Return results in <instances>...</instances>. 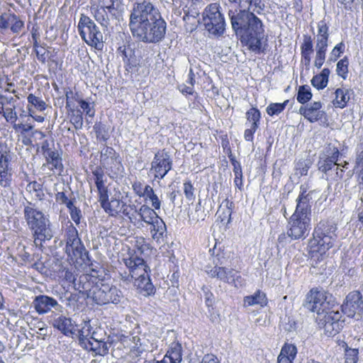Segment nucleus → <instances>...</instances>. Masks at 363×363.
Segmentation results:
<instances>
[{
    "label": "nucleus",
    "mask_w": 363,
    "mask_h": 363,
    "mask_svg": "<svg viewBox=\"0 0 363 363\" xmlns=\"http://www.w3.org/2000/svg\"><path fill=\"white\" fill-rule=\"evenodd\" d=\"M237 3L238 9L229 10L232 28L241 36V42L255 54L264 53L267 45L264 25L255 13L263 11L261 0H229Z\"/></svg>",
    "instance_id": "1"
},
{
    "label": "nucleus",
    "mask_w": 363,
    "mask_h": 363,
    "mask_svg": "<svg viewBox=\"0 0 363 363\" xmlns=\"http://www.w3.org/2000/svg\"><path fill=\"white\" fill-rule=\"evenodd\" d=\"M129 27L133 35L138 40L157 43L164 38L167 23L155 5L143 1L134 4Z\"/></svg>",
    "instance_id": "2"
},
{
    "label": "nucleus",
    "mask_w": 363,
    "mask_h": 363,
    "mask_svg": "<svg viewBox=\"0 0 363 363\" xmlns=\"http://www.w3.org/2000/svg\"><path fill=\"white\" fill-rule=\"evenodd\" d=\"M23 214L28 228L33 231L34 243L36 246L41 245L43 242L52 238L50 220L42 211L30 204L25 206Z\"/></svg>",
    "instance_id": "3"
},
{
    "label": "nucleus",
    "mask_w": 363,
    "mask_h": 363,
    "mask_svg": "<svg viewBox=\"0 0 363 363\" xmlns=\"http://www.w3.org/2000/svg\"><path fill=\"white\" fill-rule=\"evenodd\" d=\"M337 225L331 220H321L315 228L313 239L309 242L311 250L324 254L332 248L337 239Z\"/></svg>",
    "instance_id": "4"
},
{
    "label": "nucleus",
    "mask_w": 363,
    "mask_h": 363,
    "mask_svg": "<svg viewBox=\"0 0 363 363\" xmlns=\"http://www.w3.org/2000/svg\"><path fill=\"white\" fill-rule=\"evenodd\" d=\"M95 20L101 26L107 28L110 21L118 19L124 12V4L122 0H98L96 7L91 8Z\"/></svg>",
    "instance_id": "5"
},
{
    "label": "nucleus",
    "mask_w": 363,
    "mask_h": 363,
    "mask_svg": "<svg viewBox=\"0 0 363 363\" xmlns=\"http://www.w3.org/2000/svg\"><path fill=\"white\" fill-rule=\"evenodd\" d=\"M202 23L210 35L219 38L224 34L226 23L218 4H211L204 9L202 13Z\"/></svg>",
    "instance_id": "6"
},
{
    "label": "nucleus",
    "mask_w": 363,
    "mask_h": 363,
    "mask_svg": "<svg viewBox=\"0 0 363 363\" xmlns=\"http://www.w3.org/2000/svg\"><path fill=\"white\" fill-rule=\"evenodd\" d=\"M116 337L123 345H128L130 342L133 344L128 354L133 361H137L141 354L148 350V340L139 325H135L129 335L119 333Z\"/></svg>",
    "instance_id": "7"
},
{
    "label": "nucleus",
    "mask_w": 363,
    "mask_h": 363,
    "mask_svg": "<svg viewBox=\"0 0 363 363\" xmlns=\"http://www.w3.org/2000/svg\"><path fill=\"white\" fill-rule=\"evenodd\" d=\"M77 29L81 38L87 45L98 50L103 49V34L89 16L81 14Z\"/></svg>",
    "instance_id": "8"
},
{
    "label": "nucleus",
    "mask_w": 363,
    "mask_h": 363,
    "mask_svg": "<svg viewBox=\"0 0 363 363\" xmlns=\"http://www.w3.org/2000/svg\"><path fill=\"white\" fill-rule=\"evenodd\" d=\"M213 264H215L214 267H206V272L208 276L212 278H217L225 283L234 284L235 287H238V284L241 285L242 277L237 271L218 266L224 264L220 255H217L214 257Z\"/></svg>",
    "instance_id": "9"
},
{
    "label": "nucleus",
    "mask_w": 363,
    "mask_h": 363,
    "mask_svg": "<svg viewBox=\"0 0 363 363\" xmlns=\"http://www.w3.org/2000/svg\"><path fill=\"white\" fill-rule=\"evenodd\" d=\"M331 296L327 294L324 290L312 289L306 295L303 303L304 307L313 313H316L318 316L330 310V300Z\"/></svg>",
    "instance_id": "10"
},
{
    "label": "nucleus",
    "mask_w": 363,
    "mask_h": 363,
    "mask_svg": "<svg viewBox=\"0 0 363 363\" xmlns=\"http://www.w3.org/2000/svg\"><path fill=\"white\" fill-rule=\"evenodd\" d=\"M100 164L103 169L109 172L111 177L121 174L124 170L119 155L113 147L106 145L100 152Z\"/></svg>",
    "instance_id": "11"
},
{
    "label": "nucleus",
    "mask_w": 363,
    "mask_h": 363,
    "mask_svg": "<svg viewBox=\"0 0 363 363\" xmlns=\"http://www.w3.org/2000/svg\"><path fill=\"white\" fill-rule=\"evenodd\" d=\"M65 252L69 257L76 259L82 258L86 250L79 238L78 230L71 221H67L65 228Z\"/></svg>",
    "instance_id": "12"
},
{
    "label": "nucleus",
    "mask_w": 363,
    "mask_h": 363,
    "mask_svg": "<svg viewBox=\"0 0 363 363\" xmlns=\"http://www.w3.org/2000/svg\"><path fill=\"white\" fill-rule=\"evenodd\" d=\"M341 318L342 314L338 311H328L321 316H318L317 320L328 336H334L343 328L344 320Z\"/></svg>",
    "instance_id": "13"
},
{
    "label": "nucleus",
    "mask_w": 363,
    "mask_h": 363,
    "mask_svg": "<svg viewBox=\"0 0 363 363\" xmlns=\"http://www.w3.org/2000/svg\"><path fill=\"white\" fill-rule=\"evenodd\" d=\"M311 218L292 214L288 221L287 235L292 240L306 238L311 230Z\"/></svg>",
    "instance_id": "14"
},
{
    "label": "nucleus",
    "mask_w": 363,
    "mask_h": 363,
    "mask_svg": "<svg viewBox=\"0 0 363 363\" xmlns=\"http://www.w3.org/2000/svg\"><path fill=\"white\" fill-rule=\"evenodd\" d=\"M173 162L170 154L164 149L157 151L151 162L150 171L155 179H162L172 169Z\"/></svg>",
    "instance_id": "15"
},
{
    "label": "nucleus",
    "mask_w": 363,
    "mask_h": 363,
    "mask_svg": "<svg viewBox=\"0 0 363 363\" xmlns=\"http://www.w3.org/2000/svg\"><path fill=\"white\" fill-rule=\"evenodd\" d=\"M93 301L98 305H105L109 303H118L123 298V294L116 286H110L101 281L99 289H96Z\"/></svg>",
    "instance_id": "16"
},
{
    "label": "nucleus",
    "mask_w": 363,
    "mask_h": 363,
    "mask_svg": "<svg viewBox=\"0 0 363 363\" xmlns=\"http://www.w3.org/2000/svg\"><path fill=\"white\" fill-rule=\"evenodd\" d=\"M123 261L129 272H120V277L121 280L126 283L134 282L136 277H138V273L144 274L145 272L146 262L137 255H131L127 258H123Z\"/></svg>",
    "instance_id": "17"
},
{
    "label": "nucleus",
    "mask_w": 363,
    "mask_h": 363,
    "mask_svg": "<svg viewBox=\"0 0 363 363\" xmlns=\"http://www.w3.org/2000/svg\"><path fill=\"white\" fill-rule=\"evenodd\" d=\"M315 193V190L308 191L307 185L301 184L299 194L296 199V206L293 214L311 218V207L313 203V195Z\"/></svg>",
    "instance_id": "18"
},
{
    "label": "nucleus",
    "mask_w": 363,
    "mask_h": 363,
    "mask_svg": "<svg viewBox=\"0 0 363 363\" xmlns=\"http://www.w3.org/2000/svg\"><path fill=\"white\" fill-rule=\"evenodd\" d=\"M341 310L349 318H354L356 315L362 318L363 300L361 292L353 291L349 293L341 306Z\"/></svg>",
    "instance_id": "19"
},
{
    "label": "nucleus",
    "mask_w": 363,
    "mask_h": 363,
    "mask_svg": "<svg viewBox=\"0 0 363 363\" xmlns=\"http://www.w3.org/2000/svg\"><path fill=\"white\" fill-rule=\"evenodd\" d=\"M101 281L95 276L85 274L81 275L78 280L74 279L73 284L76 290L93 300L96 292V289H99Z\"/></svg>",
    "instance_id": "20"
},
{
    "label": "nucleus",
    "mask_w": 363,
    "mask_h": 363,
    "mask_svg": "<svg viewBox=\"0 0 363 363\" xmlns=\"http://www.w3.org/2000/svg\"><path fill=\"white\" fill-rule=\"evenodd\" d=\"M33 306L38 315L47 314L55 309L61 311L62 306L53 297L48 295H38L33 301Z\"/></svg>",
    "instance_id": "21"
},
{
    "label": "nucleus",
    "mask_w": 363,
    "mask_h": 363,
    "mask_svg": "<svg viewBox=\"0 0 363 363\" xmlns=\"http://www.w3.org/2000/svg\"><path fill=\"white\" fill-rule=\"evenodd\" d=\"M150 269L146 264V269L144 274L138 273L134 281V286L137 288L138 292L144 296H150L155 293V287L152 283L150 277Z\"/></svg>",
    "instance_id": "22"
},
{
    "label": "nucleus",
    "mask_w": 363,
    "mask_h": 363,
    "mask_svg": "<svg viewBox=\"0 0 363 363\" xmlns=\"http://www.w3.org/2000/svg\"><path fill=\"white\" fill-rule=\"evenodd\" d=\"M321 108L322 104L320 101H314L306 106H301L299 113L311 123H315L323 118L326 119V113Z\"/></svg>",
    "instance_id": "23"
},
{
    "label": "nucleus",
    "mask_w": 363,
    "mask_h": 363,
    "mask_svg": "<svg viewBox=\"0 0 363 363\" xmlns=\"http://www.w3.org/2000/svg\"><path fill=\"white\" fill-rule=\"evenodd\" d=\"M24 27V22L13 13H4L0 16V28L7 30L10 28L14 34L21 33Z\"/></svg>",
    "instance_id": "24"
},
{
    "label": "nucleus",
    "mask_w": 363,
    "mask_h": 363,
    "mask_svg": "<svg viewBox=\"0 0 363 363\" xmlns=\"http://www.w3.org/2000/svg\"><path fill=\"white\" fill-rule=\"evenodd\" d=\"M52 325L65 336L70 337L75 334L74 325L72 323V320L65 315H57V314L53 315Z\"/></svg>",
    "instance_id": "25"
},
{
    "label": "nucleus",
    "mask_w": 363,
    "mask_h": 363,
    "mask_svg": "<svg viewBox=\"0 0 363 363\" xmlns=\"http://www.w3.org/2000/svg\"><path fill=\"white\" fill-rule=\"evenodd\" d=\"M94 184L97 189L99 199L106 198L108 194V186H106L107 178L105 176L104 169L101 167H96L93 171Z\"/></svg>",
    "instance_id": "26"
},
{
    "label": "nucleus",
    "mask_w": 363,
    "mask_h": 363,
    "mask_svg": "<svg viewBox=\"0 0 363 363\" xmlns=\"http://www.w3.org/2000/svg\"><path fill=\"white\" fill-rule=\"evenodd\" d=\"M99 202L104 211L111 216L116 217L121 211L123 201L115 198H112L109 201L108 194L106 195V198L99 199Z\"/></svg>",
    "instance_id": "27"
},
{
    "label": "nucleus",
    "mask_w": 363,
    "mask_h": 363,
    "mask_svg": "<svg viewBox=\"0 0 363 363\" xmlns=\"http://www.w3.org/2000/svg\"><path fill=\"white\" fill-rule=\"evenodd\" d=\"M182 347L179 342H172L163 359L155 363H181Z\"/></svg>",
    "instance_id": "28"
},
{
    "label": "nucleus",
    "mask_w": 363,
    "mask_h": 363,
    "mask_svg": "<svg viewBox=\"0 0 363 363\" xmlns=\"http://www.w3.org/2000/svg\"><path fill=\"white\" fill-rule=\"evenodd\" d=\"M46 160V164L49 169L53 172L54 174L60 175L63 172V164L62 157L58 151L48 152L44 155Z\"/></svg>",
    "instance_id": "29"
},
{
    "label": "nucleus",
    "mask_w": 363,
    "mask_h": 363,
    "mask_svg": "<svg viewBox=\"0 0 363 363\" xmlns=\"http://www.w3.org/2000/svg\"><path fill=\"white\" fill-rule=\"evenodd\" d=\"M318 32L315 36V48L328 49L329 40V26L325 21L318 23Z\"/></svg>",
    "instance_id": "30"
},
{
    "label": "nucleus",
    "mask_w": 363,
    "mask_h": 363,
    "mask_svg": "<svg viewBox=\"0 0 363 363\" xmlns=\"http://www.w3.org/2000/svg\"><path fill=\"white\" fill-rule=\"evenodd\" d=\"M149 225L152 239L158 243L163 242L167 231V227L163 220L159 217Z\"/></svg>",
    "instance_id": "31"
},
{
    "label": "nucleus",
    "mask_w": 363,
    "mask_h": 363,
    "mask_svg": "<svg viewBox=\"0 0 363 363\" xmlns=\"http://www.w3.org/2000/svg\"><path fill=\"white\" fill-rule=\"evenodd\" d=\"M110 346V342L99 340L92 335L91 340L89 342H86V345H84V348L87 350H92L95 352L96 354L104 356L108 352Z\"/></svg>",
    "instance_id": "32"
},
{
    "label": "nucleus",
    "mask_w": 363,
    "mask_h": 363,
    "mask_svg": "<svg viewBox=\"0 0 363 363\" xmlns=\"http://www.w3.org/2000/svg\"><path fill=\"white\" fill-rule=\"evenodd\" d=\"M153 208H150L146 204H143L137 211V216L140 217L139 221H143L149 225L160 216Z\"/></svg>",
    "instance_id": "33"
},
{
    "label": "nucleus",
    "mask_w": 363,
    "mask_h": 363,
    "mask_svg": "<svg viewBox=\"0 0 363 363\" xmlns=\"http://www.w3.org/2000/svg\"><path fill=\"white\" fill-rule=\"evenodd\" d=\"M267 303V298L266 294L260 291H257L253 295L247 296L244 298V306H252L255 305H259L263 307Z\"/></svg>",
    "instance_id": "34"
},
{
    "label": "nucleus",
    "mask_w": 363,
    "mask_h": 363,
    "mask_svg": "<svg viewBox=\"0 0 363 363\" xmlns=\"http://www.w3.org/2000/svg\"><path fill=\"white\" fill-rule=\"evenodd\" d=\"M330 71L328 68H324L321 72L315 75L311 79V84L318 90L327 86Z\"/></svg>",
    "instance_id": "35"
},
{
    "label": "nucleus",
    "mask_w": 363,
    "mask_h": 363,
    "mask_svg": "<svg viewBox=\"0 0 363 363\" xmlns=\"http://www.w3.org/2000/svg\"><path fill=\"white\" fill-rule=\"evenodd\" d=\"M335 97L333 104L335 108H343L350 100L349 91L347 89L338 88L335 91Z\"/></svg>",
    "instance_id": "36"
},
{
    "label": "nucleus",
    "mask_w": 363,
    "mask_h": 363,
    "mask_svg": "<svg viewBox=\"0 0 363 363\" xmlns=\"http://www.w3.org/2000/svg\"><path fill=\"white\" fill-rule=\"evenodd\" d=\"M28 106L33 109L35 108L38 111H44L47 108L45 101L40 96H35L33 94H29L27 96Z\"/></svg>",
    "instance_id": "37"
},
{
    "label": "nucleus",
    "mask_w": 363,
    "mask_h": 363,
    "mask_svg": "<svg viewBox=\"0 0 363 363\" xmlns=\"http://www.w3.org/2000/svg\"><path fill=\"white\" fill-rule=\"evenodd\" d=\"M12 182V168L11 166H0V185L4 187L11 186Z\"/></svg>",
    "instance_id": "38"
},
{
    "label": "nucleus",
    "mask_w": 363,
    "mask_h": 363,
    "mask_svg": "<svg viewBox=\"0 0 363 363\" xmlns=\"http://www.w3.org/2000/svg\"><path fill=\"white\" fill-rule=\"evenodd\" d=\"M143 198H144L145 201H150L151 202L152 207L155 210L160 209L161 201L155 193L152 187L148 184L146 185V192Z\"/></svg>",
    "instance_id": "39"
},
{
    "label": "nucleus",
    "mask_w": 363,
    "mask_h": 363,
    "mask_svg": "<svg viewBox=\"0 0 363 363\" xmlns=\"http://www.w3.org/2000/svg\"><path fill=\"white\" fill-rule=\"evenodd\" d=\"M91 333V325L89 321L84 322V326L82 329L79 330L78 337L79 344L84 348V345H86V342H89L91 340V336L89 337Z\"/></svg>",
    "instance_id": "40"
},
{
    "label": "nucleus",
    "mask_w": 363,
    "mask_h": 363,
    "mask_svg": "<svg viewBox=\"0 0 363 363\" xmlns=\"http://www.w3.org/2000/svg\"><path fill=\"white\" fill-rule=\"evenodd\" d=\"M246 118L247 123V125H252L254 127H259V123L261 118L260 111L256 108H252L246 113Z\"/></svg>",
    "instance_id": "41"
},
{
    "label": "nucleus",
    "mask_w": 363,
    "mask_h": 363,
    "mask_svg": "<svg viewBox=\"0 0 363 363\" xmlns=\"http://www.w3.org/2000/svg\"><path fill=\"white\" fill-rule=\"evenodd\" d=\"M311 88L308 85H303L298 87L296 99L302 104H306L312 98Z\"/></svg>",
    "instance_id": "42"
},
{
    "label": "nucleus",
    "mask_w": 363,
    "mask_h": 363,
    "mask_svg": "<svg viewBox=\"0 0 363 363\" xmlns=\"http://www.w3.org/2000/svg\"><path fill=\"white\" fill-rule=\"evenodd\" d=\"M319 169L324 172L327 177V179H329V174H331L333 168L339 166L337 163L334 162L329 157L321 159L319 162Z\"/></svg>",
    "instance_id": "43"
},
{
    "label": "nucleus",
    "mask_w": 363,
    "mask_h": 363,
    "mask_svg": "<svg viewBox=\"0 0 363 363\" xmlns=\"http://www.w3.org/2000/svg\"><path fill=\"white\" fill-rule=\"evenodd\" d=\"M26 190L38 200H42L45 196L42 184L35 181L30 182L26 186Z\"/></svg>",
    "instance_id": "44"
},
{
    "label": "nucleus",
    "mask_w": 363,
    "mask_h": 363,
    "mask_svg": "<svg viewBox=\"0 0 363 363\" xmlns=\"http://www.w3.org/2000/svg\"><path fill=\"white\" fill-rule=\"evenodd\" d=\"M11 154L9 147L0 143V166H11Z\"/></svg>",
    "instance_id": "45"
},
{
    "label": "nucleus",
    "mask_w": 363,
    "mask_h": 363,
    "mask_svg": "<svg viewBox=\"0 0 363 363\" xmlns=\"http://www.w3.org/2000/svg\"><path fill=\"white\" fill-rule=\"evenodd\" d=\"M121 213L123 215L130 219L131 222H134V220H136V216H137V211L138 209H137V207L135 205H127L123 201L122 206H121Z\"/></svg>",
    "instance_id": "46"
},
{
    "label": "nucleus",
    "mask_w": 363,
    "mask_h": 363,
    "mask_svg": "<svg viewBox=\"0 0 363 363\" xmlns=\"http://www.w3.org/2000/svg\"><path fill=\"white\" fill-rule=\"evenodd\" d=\"M289 100L284 101L283 103H272L267 107V113L268 115L273 116L281 113L286 108Z\"/></svg>",
    "instance_id": "47"
},
{
    "label": "nucleus",
    "mask_w": 363,
    "mask_h": 363,
    "mask_svg": "<svg viewBox=\"0 0 363 363\" xmlns=\"http://www.w3.org/2000/svg\"><path fill=\"white\" fill-rule=\"evenodd\" d=\"M348 65L349 60L347 57H345L337 62L336 66V72L337 74L341 77L342 79H345L347 77L348 74Z\"/></svg>",
    "instance_id": "48"
},
{
    "label": "nucleus",
    "mask_w": 363,
    "mask_h": 363,
    "mask_svg": "<svg viewBox=\"0 0 363 363\" xmlns=\"http://www.w3.org/2000/svg\"><path fill=\"white\" fill-rule=\"evenodd\" d=\"M345 345V363H357L359 359V350L349 347L346 343Z\"/></svg>",
    "instance_id": "49"
},
{
    "label": "nucleus",
    "mask_w": 363,
    "mask_h": 363,
    "mask_svg": "<svg viewBox=\"0 0 363 363\" xmlns=\"http://www.w3.org/2000/svg\"><path fill=\"white\" fill-rule=\"evenodd\" d=\"M94 130L98 140H102L104 143L106 142L109 136L105 125L101 123H97L94 125Z\"/></svg>",
    "instance_id": "50"
},
{
    "label": "nucleus",
    "mask_w": 363,
    "mask_h": 363,
    "mask_svg": "<svg viewBox=\"0 0 363 363\" xmlns=\"http://www.w3.org/2000/svg\"><path fill=\"white\" fill-rule=\"evenodd\" d=\"M355 164L356 168L358 171V180L359 186L363 188V150L357 152Z\"/></svg>",
    "instance_id": "51"
},
{
    "label": "nucleus",
    "mask_w": 363,
    "mask_h": 363,
    "mask_svg": "<svg viewBox=\"0 0 363 363\" xmlns=\"http://www.w3.org/2000/svg\"><path fill=\"white\" fill-rule=\"evenodd\" d=\"M313 52V45L312 38L310 35H304L303 43L301 45V53L312 54Z\"/></svg>",
    "instance_id": "52"
},
{
    "label": "nucleus",
    "mask_w": 363,
    "mask_h": 363,
    "mask_svg": "<svg viewBox=\"0 0 363 363\" xmlns=\"http://www.w3.org/2000/svg\"><path fill=\"white\" fill-rule=\"evenodd\" d=\"M280 352L294 361L297 354V348L293 344L285 343Z\"/></svg>",
    "instance_id": "53"
},
{
    "label": "nucleus",
    "mask_w": 363,
    "mask_h": 363,
    "mask_svg": "<svg viewBox=\"0 0 363 363\" xmlns=\"http://www.w3.org/2000/svg\"><path fill=\"white\" fill-rule=\"evenodd\" d=\"M12 107H6L4 118L10 123H15L18 119L17 113L16 111V106L14 104H11Z\"/></svg>",
    "instance_id": "54"
},
{
    "label": "nucleus",
    "mask_w": 363,
    "mask_h": 363,
    "mask_svg": "<svg viewBox=\"0 0 363 363\" xmlns=\"http://www.w3.org/2000/svg\"><path fill=\"white\" fill-rule=\"evenodd\" d=\"M184 193L186 199L193 202L195 199L194 187L191 181H186L184 182Z\"/></svg>",
    "instance_id": "55"
},
{
    "label": "nucleus",
    "mask_w": 363,
    "mask_h": 363,
    "mask_svg": "<svg viewBox=\"0 0 363 363\" xmlns=\"http://www.w3.org/2000/svg\"><path fill=\"white\" fill-rule=\"evenodd\" d=\"M67 208L69 210L71 219L75 223L76 225H79L82 216L81 210L75 206L74 203L71 206H68Z\"/></svg>",
    "instance_id": "56"
},
{
    "label": "nucleus",
    "mask_w": 363,
    "mask_h": 363,
    "mask_svg": "<svg viewBox=\"0 0 363 363\" xmlns=\"http://www.w3.org/2000/svg\"><path fill=\"white\" fill-rule=\"evenodd\" d=\"M326 52L327 50L325 49L315 48V58L314 65L318 69H320L323 65L325 60Z\"/></svg>",
    "instance_id": "57"
},
{
    "label": "nucleus",
    "mask_w": 363,
    "mask_h": 363,
    "mask_svg": "<svg viewBox=\"0 0 363 363\" xmlns=\"http://www.w3.org/2000/svg\"><path fill=\"white\" fill-rule=\"evenodd\" d=\"M146 185L138 180H135L132 183V188L134 193L139 197H143L146 192Z\"/></svg>",
    "instance_id": "58"
},
{
    "label": "nucleus",
    "mask_w": 363,
    "mask_h": 363,
    "mask_svg": "<svg viewBox=\"0 0 363 363\" xmlns=\"http://www.w3.org/2000/svg\"><path fill=\"white\" fill-rule=\"evenodd\" d=\"M78 103L83 111L86 113V116L91 118L94 116L95 111L94 106L90 103L83 99L79 100Z\"/></svg>",
    "instance_id": "59"
},
{
    "label": "nucleus",
    "mask_w": 363,
    "mask_h": 363,
    "mask_svg": "<svg viewBox=\"0 0 363 363\" xmlns=\"http://www.w3.org/2000/svg\"><path fill=\"white\" fill-rule=\"evenodd\" d=\"M70 121L76 129H81L83 126L82 112L80 110H77L76 113L71 116Z\"/></svg>",
    "instance_id": "60"
},
{
    "label": "nucleus",
    "mask_w": 363,
    "mask_h": 363,
    "mask_svg": "<svg viewBox=\"0 0 363 363\" xmlns=\"http://www.w3.org/2000/svg\"><path fill=\"white\" fill-rule=\"evenodd\" d=\"M55 200L60 204H65L67 208H68V206H71L75 201L74 199H69L63 191L57 192L55 194Z\"/></svg>",
    "instance_id": "61"
},
{
    "label": "nucleus",
    "mask_w": 363,
    "mask_h": 363,
    "mask_svg": "<svg viewBox=\"0 0 363 363\" xmlns=\"http://www.w3.org/2000/svg\"><path fill=\"white\" fill-rule=\"evenodd\" d=\"M120 56L122 57L123 60L125 62H130V58L133 55V50L129 47L123 46L120 47L118 49Z\"/></svg>",
    "instance_id": "62"
},
{
    "label": "nucleus",
    "mask_w": 363,
    "mask_h": 363,
    "mask_svg": "<svg viewBox=\"0 0 363 363\" xmlns=\"http://www.w3.org/2000/svg\"><path fill=\"white\" fill-rule=\"evenodd\" d=\"M345 45L343 42H340V43L337 44L331 51L330 55L331 57H333V59L332 58L331 60L334 61L337 60L340 55L345 52Z\"/></svg>",
    "instance_id": "63"
},
{
    "label": "nucleus",
    "mask_w": 363,
    "mask_h": 363,
    "mask_svg": "<svg viewBox=\"0 0 363 363\" xmlns=\"http://www.w3.org/2000/svg\"><path fill=\"white\" fill-rule=\"evenodd\" d=\"M309 168V162H299L297 164L296 174H300L301 176L307 175Z\"/></svg>",
    "instance_id": "64"
}]
</instances>
